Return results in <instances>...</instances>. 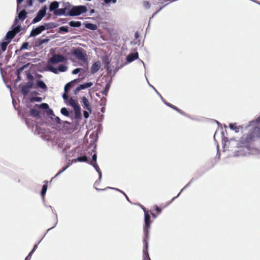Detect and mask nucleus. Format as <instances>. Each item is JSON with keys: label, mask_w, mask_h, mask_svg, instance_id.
<instances>
[{"label": "nucleus", "mask_w": 260, "mask_h": 260, "mask_svg": "<svg viewBox=\"0 0 260 260\" xmlns=\"http://www.w3.org/2000/svg\"><path fill=\"white\" fill-rule=\"evenodd\" d=\"M42 26H43L44 27V30L45 29L53 28L56 27V25L53 23H45L44 25H42Z\"/></svg>", "instance_id": "obj_28"}, {"label": "nucleus", "mask_w": 260, "mask_h": 260, "mask_svg": "<svg viewBox=\"0 0 260 260\" xmlns=\"http://www.w3.org/2000/svg\"><path fill=\"white\" fill-rule=\"evenodd\" d=\"M30 113L31 115L37 117L40 115V111L35 109H31L30 110Z\"/></svg>", "instance_id": "obj_31"}, {"label": "nucleus", "mask_w": 260, "mask_h": 260, "mask_svg": "<svg viewBox=\"0 0 260 260\" xmlns=\"http://www.w3.org/2000/svg\"><path fill=\"white\" fill-rule=\"evenodd\" d=\"M44 30V27L43 26H39L31 30L30 37H35L40 34Z\"/></svg>", "instance_id": "obj_11"}, {"label": "nucleus", "mask_w": 260, "mask_h": 260, "mask_svg": "<svg viewBox=\"0 0 260 260\" xmlns=\"http://www.w3.org/2000/svg\"><path fill=\"white\" fill-rule=\"evenodd\" d=\"M69 25L71 27H78L81 25V23L80 21H72L69 22Z\"/></svg>", "instance_id": "obj_30"}, {"label": "nucleus", "mask_w": 260, "mask_h": 260, "mask_svg": "<svg viewBox=\"0 0 260 260\" xmlns=\"http://www.w3.org/2000/svg\"><path fill=\"white\" fill-rule=\"evenodd\" d=\"M110 84L109 83H107L106 85V86L104 88V89L101 91V93L105 95H107V93L109 91V88H110Z\"/></svg>", "instance_id": "obj_33"}, {"label": "nucleus", "mask_w": 260, "mask_h": 260, "mask_svg": "<svg viewBox=\"0 0 260 260\" xmlns=\"http://www.w3.org/2000/svg\"><path fill=\"white\" fill-rule=\"evenodd\" d=\"M33 0H27L26 4L24 6V7L26 8L32 5Z\"/></svg>", "instance_id": "obj_42"}, {"label": "nucleus", "mask_w": 260, "mask_h": 260, "mask_svg": "<svg viewBox=\"0 0 260 260\" xmlns=\"http://www.w3.org/2000/svg\"><path fill=\"white\" fill-rule=\"evenodd\" d=\"M82 103L83 104V108L84 109H87L90 113L91 112V108L90 104L88 100V99L85 97L83 96L82 98Z\"/></svg>", "instance_id": "obj_12"}, {"label": "nucleus", "mask_w": 260, "mask_h": 260, "mask_svg": "<svg viewBox=\"0 0 260 260\" xmlns=\"http://www.w3.org/2000/svg\"><path fill=\"white\" fill-rule=\"evenodd\" d=\"M260 116L255 120L250 121L245 127L247 131L237 142L238 149L235 152L236 156H245L254 149V144L260 141Z\"/></svg>", "instance_id": "obj_1"}, {"label": "nucleus", "mask_w": 260, "mask_h": 260, "mask_svg": "<svg viewBox=\"0 0 260 260\" xmlns=\"http://www.w3.org/2000/svg\"><path fill=\"white\" fill-rule=\"evenodd\" d=\"M143 210L144 212V220H145V225L144 226V232L145 234L146 237L145 239L148 238V233H149V229L150 227V224L151 223L150 220V215L149 212L146 210L145 208H143Z\"/></svg>", "instance_id": "obj_2"}, {"label": "nucleus", "mask_w": 260, "mask_h": 260, "mask_svg": "<svg viewBox=\"0 0 260 260\" xmlns=\"http://www.w3.org/2000/svg\"><path fill=\"white\" fill-rule=\"evenodd\" d=\"M139 54L137 52L129 54L126 57V61L128 62H132L135 60L138 59Z\"/></svg>", "instance_id": "obj_13"}, {"label": "nucleus", "mask_w": 260, "mask_h": 260, "mask_svg": "<svg viewBox=\"0 0 260 260\" xmlns=\"http://www.w3.org/2000/svg\"><path fill=\"white\" fill-rule=\"evenodd\" d=\"M42 100L41 97H32L30 99L31 102H41Z\"/></svg>", "instance_id": "obj_41"}, {"label": "nucleus", "mask_w": 260, "mask_h": 260, "mask_svg": "<svg viewBox=\"0 0 260 260\" xmlns=\"http://www.w3.org/2000/svg\"><path fill=\"white\" fill-rule=\"evenodd\" d=\"M47 181L46 182V183L43 185L42 191H41V196L43 198V199H44L45 194L46 192L47 189Z\"/></svg>", "instance_id": "obj_26"}, {"label": "nucleus", "mask_w": 260, "mask_h": 260, "mask_svg": "<svg viewBox=\"0 0 260 260\" xmlns=\"http://www.w3.org/2000/svg\"><path fill=\"white\" fill-rule=\"evenodd\" d=\"M83 115H84V116L85 118H88L89 117V113L87 111H84L83 112Z\"/></svg>", "instance_id": "obj_50"}, {"label": "nucleus", "mask_w": 260, "mask_h": 260, "mask_svg": "<svg viewBox=\"0 0 260 260\" xmlns=\"http://www.w3.org/2000/svg\"><path fill=\"white\" fill-rule=\"evenodd\" d=\"M85 27L92 30H94L97 29L96 25L90 23L86 24Z\"/></svg>", "instance_id": "obj_29"}, {"label": "nucleus", "mask_w": 260, "mask_h": 260, "mask_svg": "<svg viewBox=\"0 0 260 260\" xmlns=\"http://www.w3.org/2000/svg\"><path fill=\"white\" fill-rule=\"evenodd\" d=\"M24 69V67H22V68H21L20 69H18L17 70V75H20L21 72H22V71Z\"/></svg>", "instance_id": "obj_53"}, {"label": "nucleus", "mask_w": 260, "mask_h": 260, "mask_svg": "<svg viewBox=\"0 0 260 260\" xmlns=\"http://www.w3.org/2000/svg\"><path fill=\"white\" fill-rule=\"evenodd\" d=\"M21 26L19 24L17 25L16 26L14 27L13 29L12 30L16 35L19 32L21 31Z\"/></svg>", "instance_id": "obj_35"}, {"label": "nucleus", "mask_w": 260, "mask_h": 260, "mask_svg": "<svg viewBox=\"0 0 260 260\" xmlns=\"http://www.w3.org/2000/svg\"><path fill=\"white\" fill-rule=\"evenodd\" d=\"M33 253H31V252H30V253L28 254V255L26 256V257L25 258V259H29L31 258V255H32V254Z\"/></svg>", "instance_id": "obj_57"}, {"label": "nucleus", "mask_w": 260, "mask_h": 260, "mask_svg": "<svg viewBox=\"0 0 260 260\" xmlns=\"http://www.w3.org/2000/svg\"><path fill=\"white\" fill-rule=\"evenodd\" d=\"M116 1L117 0H105L104 2L106 4H108V3H110L111 2H112L113 3H115L116 2Z\"/></svg>", "instance_id": "obj_49"}, {"label": "nucleus", "mask_w": 260, "mask_h": 260, "mask_svg": "<svg viewBox=\"0 0 260 260\" xmlns=\"http://www.w3.org/2000/svg\"><path fill=\"white\" fill-rule=\"evenodd\" d=\"M10 42H3L1 43V49H2V51H5L6 50V48H7V45Z\"/></svg>", "instance_id": "obj_36"}, {"label": "nucleus", "mask_w": 260, "mask_h": 260, "mask_svg": "<svg viewBox=\"0 0 260 260\" xmlns=\"http://www.w3.org/2000/svg\"><path fill=\"white\" fill-rule=\"evenodd\" d=\"M46 13V8L41 9L37 13L36 16L33 19L32 23H36L39 22L45 16Z\"/></svg>", "instance_id": "obj_6"}, {"label": "nucleus", "mask_w": 260, "mask_h": 260, "mask_svg": "<svg viewBox=\"0 0 260 260\" xmlns=\"http://www.w3.org/2000/svg\"><path fill=\"white\" fill-rule=\"evenodd\" d=\"M69 104L74 109L80 106L78 103L72 98L70 99Z\"/></svg>", "instance_id": "obj_25"}, {"label": "nucleus", "mask_w": 260, "mask_h": 260, "mask_svg": "<svg viewBox=\"0 0 260 260\" xmlns=\"http://www.w3.org/2000/svg\"><path fill=\"white\" fill-rule=\"evenodd\" d=\"M81 70V69L80 68L76 69L72 71V74H77L80 72Z\"/></svg>", "instance_id": "obj_45"}, {"label": "nucleus", "mask_w": 260, "mask_h": 260, "mask_svg": "<svg viewBox=\"0 0 260 260\" xmlns=\"http://www.w3.org/2000/svg\"><path fill=\"white\" fill-rule=\"evenodd\" d=\"M60 112H61V113L64 116H69V114H70L69 112L68 111V109L66 108H61Z\"/></svg>", "instance_id": "obj_38"}, {"label": "nucleus", "mask_w": 260, "mask_h": 260, "mask_svg": "<svg viewBox=\"0 0 260 260\" xmlns=\"http://www.w3.org/2000/svg\"><path fill=\"white\" fill-rule=\"evenodd\" d=\"M77 160L78 161H80V162H82V161H83V162H88V158L85 155L78 157L77 158Z\"/></svg>", "instance_id": "obj_34"}, {"label": "nucleus", "mask_w": 260, "mask_h": 260, "mask_svg": "<svg viewBox=\"0 0 260 260\" xmlns=\"http://www.w3.org/2000/svg\"><path fill=\"white\" fill-rule=\"evenodd\" d=\"M33 83L31 82H28L22 87L21 93L24 96L26 95L29 91L30 88H32Z\"/></svg>", "instance_id": "obj_10"}, {"label": "nucleus", "mask_w": 260, "mask_h": 260, "mask_svg": "<svg viewBox=\"0 0 260 260\" xmlns=\"http://www.w3.org/2000/svg\"><path fill=\"white\" fill-rule=\"evenodd\" d=\"M73 54L78 59L85 62L87 60L86 54L84 52L83 49L78 48L75 49L72 51Z\"/></svg>", "instance_id": "obj_4"}, {"label": "nucleus", "mask_w": 260, "mask_h": 260, "mask_svg": "<svg viewBox=\"0 0 260 260\" xmlns=\"http://www.w3.org/2000/svg\"><path fill=\"white\" fill-rule=\"evenodd\" d=\"M28 46V43L27 42H24L22 44L21 49H27Z\"/></svg>", "instance_id": "obj_44"}, {"label": "nucleus", "mask_w": 260, "mask_h": 260, "mask_svg": "<svg viewBox=\"0 0 260 260\" xmlns=\"http://www.w3.org/2000/svg\"><path fill=\"white\" fill-rule=\"evenodd\" d=\"M154 207L157 215L159 214L161 211V209L158 207L157 205L154 206Z\"/></svg>", "instance_id": "obj_43"}, {"label": "nucleus", "mask_w": 260, "mask_h": 260, "mask_svg": "<svg viewBox=\"0 0 260 260\" xmlns=\"http://www.w3.org/2000/svg\"><path fill=\"white\" fill-rule=\"evenodd\" d=\"M92 161H93V162H96V158H97V155H96V153H94V154L92 155Z\"/></svg>", "instance_id": "obj_51"}, {"label": "nucleus", "mask_w": 260, "mask_h": 260, "mask_svg": "<svg viewBox=\"0 0 260 260\" xmlns=\"http://www.w3.org/2000/svg\"><path fill=\"white\" fill-rule=\"evenodd\" d=\"M59 31H63L64 32H68L69 31V29L67 26H61L59 28Z\"/></svg>", "instance_id": "obj_40"}, {"label": "nucleus", "mask_w": 260, "mask_h": 260, "mask_svg": "<svg viewBox=\"0 0 260 260\" xmlns=\"http://www.w3.org/2000/svg\"><path fill=\"white\" fill-rule=\"evenodd\" d=\"M101 64L100 61H98L95 62H94L91 68V74H95L98 71H99V70L101 68Z\"/></svg>", "instance_id": "obj_14"}, {"label": "nucleus", "mask_w": 260, "mask_h": 260, "mask_svg": "<svg viewBox=\"0 0 260 260\" xmlns=\"http://www.w3.org/2000/svg\"><path fill=\"white\" fill-rule=\"evenodd\" d=\"M67 67L65 65H59L58 69L53 67L52 66H48V70L54 74H58L59 72H64L67 70Z\"/></svg>", "instance_id": "obj_7"}, {"label": "nucleus", "mask_w": 260, "mask_h": 260, "mask_svg": "<svg viewBox=\"0 0 260 260\" xmlns=\"http://www.w3.org/2000/svg\"><path fill=\"white\" fill-rule=\"evenodd\" d=\"M62 98L64 100H67L68 98V94H67V92H64L63 95H62Z\"/></svg>", "instance_id": "obj_55"}, {"label": "nucleus", "mask_w": 260, "mask_h": 260, "mask_svg": "<svg viewBox=\"0 0 260 260\" xmlns=\"http://www.w3.org/2000/svg\"><path fill=\"white\" fill-rule=\"evenodd\" d=\"M150 214L152 215V217H153V218H156V216H157V214L156 215V214H155L154 213H153L151 212V211H150Z\"/></svg>", "instance_id": "obj_59"}, {"label": "nucleus", "mask_w": 260, "mask_h": 260, "mask_svg": "<svg viewBox=\"0 0 260 260\" xmlns=\"http://www.w3.org/2000/svg\"><path fill=\"white\" fill-rule=\"evenodd\" d=\"M143 5L145 7L147 8H149L150 7V4L147 1H144L143 3Z\"/></svg>", "instance_id": "obj_46"}, {"label": "nucleus", "mask_w": 260, "mask_h": 260, "mask_svg": "<svg viewBox=\"0 0 260 260\" xmlns=\"http://www.w3.org/2000/svg\"><path fill=\"white\" fill-rule=\"evenodd\" d=\"M139 34L138 32H137V31L135 33V39H138L139 38Z\"/></svg>", "instance_id": "obj_58"}, {"label": "nucleus", "mask_w": 260, "mask_h": 260, "mask_svg": "<svg viewBox=\"0 0 260 260\" xmlns=\"http://www.w3.org/2000/svg\"><path fill=\"white\" fill-rule=\"evenodd\" d=\"M65 12L66 8L58 9L54 11V14L55 15H64Z\"/></svg>", "instance_id": "obj_22"}, {"label": "nucleus", "mask_w": 260, "mask_h": 260, "mask_svg": "<svg viewBox=\"0 0 260 260\" xmlns=\"http://www.w3.org/2000/svg\"><path fill=\"white\" fill-rule=\"evenodd\" d=\"M20 80V75H17V79H16V81H18Z\"/></svg>", "instance_id": "obj_62"}, {"label": "nucleus", "mask_w": 260, "mask_h": 260, "mask_svg": "<svg viewBox=\"0 0 260 260\" xmlns=\"http://www.w3.org/2000/svg\"><path fill=\"white\" fill-rule=\"evenodd\" d=\"M87 10V8L84 6H74L70 10L69 13L66 15L71 16H78L86 13Z\"/></svg>", "instance_id": "obj_3"}, {"label": "nucleus", "mask_w": 260, "mask_h": 260, "mask_svg": "<svg viewBox=\"0 0 260 260\" xmlns=\"http://www.w3.org/2000/svg\"><path fill=\"white\" fill-rule=\"evenodd\" d=\"M75 111V118L77 119H80L81 118V108L79 106L75 109H74Z\"/></svg>", "instance_id": "obj_18"}, {"label": "nucleus", "mask_w": 260, "mask_h": 260, "mask_svg": "<svg viewBox=\"0 0 260 260\" xmlns=\"http://www.w3.org/2000/svg\"><path fill=\"white\" fill-rule=\"evenodd\" d=\"M67 60V58L62 55L54 54L48 60L47 67L51 66L50 64H56L59 62H64Z\"/></svg>", "instance_id": "obj_5"}, {"label": "nucleus", "mask_w": 260, "mask_h": 260, "mask_svg": "<svg viewBox=\"0 0 260 260\" xmlns=\"http://www.w3.org/2000/svg\"><path fill=\"white\" fill-rule=\"evenodd\" d=\"M166 104L169 107H171V108L173 109L175 111H177L178 112L180 113L181 114H183L184 112L178 108L176 106L169 103H166Z\"/></svg>", "instance_id": "obj_24"}, {"label": "nucleus", "mask_w": 260, "mask_h": 260, "mask_svg": "<svg viewBox=\"0 0 260 260\" xmlns=\"http://www.w3.org/2000/svg\"><path fill=\"white\" fill-rule=\"evenodd\" d=\"M24 0H17V11L18 12L21 9V4Z\"/></svg>", "instance_id": "obj_39"}, {"label": "nucleus", "mask_w": 260, "mask_h": 260, "mask_svg": "<svg viewBox=\"0 0 260 260\" xmlns=\"http://www.w3.org/2000/svg\"><path fill=\"white\" fill-rule=\"evenodd\" d=\"M37 86L38 87L42 89L44 91H46L47 89L46 85L42 80H38L37 81Z\"/></svg>", "instance_id": "obj_17"}, {"label": "nucleus", "mask_w": 260, "mask_h": 260, "mask_svg": "<svg viewBox=\"0 0 260 260\" xmlns=\"http://www.w3.org/2000/svg\"><path fill=\"white\" fill-rule=\"evenodd\" d=\"M59 6V4L57 2H53L51 3L50 7H49V10L50 11H55L57 10Z\"/></svg>", "instance_id": "obj_20"}, {"label": "nucleus", "mask_w": 260, "mask_h": 260, "mask_svg": "<svg viewBox=\"0 0 260 260\" xmlns=\"http://www.w3.org/2000/svg\"><path fill=\"white\" fill-rule=\"evenodd\" d=\"M55 121L56 122H57V123H58V124H60L61 123V120H60V119L58 117H56L55 118Z\"/></svg>", "instance_id": "obj_54"}, {"label": "nucleus", "mask_w": 260, "mask_h": 260, "mask_svg": "<svg viewBox=\"0 0 260 260\" xmlns=\"http://www.w3.org/2000/svg\"><path fill=\"white\" fill-rule=\"evenodd\" d=\"M229 127L231 129L234 130L236 133H238L239 132L240 129H241L242 132L243 131V126L242 125L237 126L236 123H230L229 124Z\"/></svg>", "instance_id": "obj_15"}, {"label": "nucleus", "mask_w": 260, "mask_h": 260, "mask_svg": "<svg viewBox=\"0 0 260 260\" xmlns=\"http://www.w3.org/2000/svg\"><path fill=\"white\" fill-rule=\"evenodd\" d=\"M47 181L46 182V183L43 185L42 191H41V196L43 198V199H44L45 194L46 192L47 189Z\"/></svg>", "instance_id": "obj_27"}, {"label": "nucleus", "mask_w": 260, "mask_h": 260, "mask_svg": "<svg viewBox=\"0 0 260 260\" xmlns=\"http://www.w3.org/2000/svg\"><path fill=\"white\" fill-rule=\"evenodd\" d=\"M38 244H35V245H34L33 249H32V250L30 251V252H31V253H34V251L36 250V249H37V247H38Z\"/></svg>", "instance_id": "obj_56"}, {"label": "nucleus", "mask_w": 260, "mask_h": 260, "mask_svg": "<svg viewBox=\"0 0 260 260\" xmlns=\"http://www.w3.org/2000/svg\"><path fill=\"white\" fill-rule=\"evenodd\" d=\"M65 123H67V124H70V122H68V121H65Z\"/></svg>", "instance_id": "obj_64"}, {"label": "nucleus", "mask_w": 260, "mask_h": 260, "mask_svg": "<svg viewBox=\"0 0 260 260\" xmlns=\"http://www.w3.org/2000/svg\"><path fill=\"white\" fill-rule=\"evenodd\" d=\"M143 243L144 245V247L143 250L144 260H151L148 252V243L147 240L146 239H144Z\"/></svg>", "instance_id": "obj_9"}, {"label": "nucleus", "mask_w": 260, "mask_h": 260, "mask_svg": "<svg viewBox=\"0 0 260 260\" xmlns=\"http://www.w3.org/2000/svg\"><path fill=\"white\" fill-rule=\"evenodd\" d=\"M114 189L116 190H117V191H119V192H121L122 194H123L124 195V196L126 197V199L128 201H129L128 197L127 196V195L123 191H122V190H120L119 189H117V188H114Z\"/></svg>", "instance_id": "obj_47"}, {"label": "nucleus", "mask_w": 260, "mask_h": 260, "mask_svg": "<svg viewBox=\"0 0 260 260\" xmlns=\"http://www.w3.org/2000/svg\"><path fill=\"white\" fill-rule=\"evenodd\" d=\"M40 3H44V2H45L46 0H38Z\"/></svg>", "instance_id": "obj_63"}, {"label": "nucleus", "mask_w": 260, "mask_h": 260, "mask_svg": "<svg viewBox=\"0 0 260 260\" xmlns=\"http://www.w3.org/2000/svg\"><path fill=\"white\" fill-rule=\"evenodd\" d=\"M68 168V166H66L64 167L61 171H59L56 175H55V177L59 175L60 174H61L62 172H63L64 171H65L67 168Z\"/></svg>", "instance_id": "obj_48"}, {"label": "nucleus", "mask_w": 260, "mask_h": 260, "mask_svg": "<svg viewBox=\"0 0 260 260\" xmlns=\"http://www.w3.org/2000/svg\"><path fill=\"white\" fill-rule=\"evenodd\" d=\"M105 68L108 71L109 70V62H107L105 66Z\"/></svg>", "instance_id": "obj_61"}, {"label": "nucleus", "mask_w": 260, "mask_h": 260, "mask_svg": "<svg viewBox=\"0 0 260 260\" xmlns=\"http://www.w3.org/2000/svg\"><path fill=\"white\" fill-rule=\"evenodd\" d=\"M36 106H38L40 108L44 109V110H47L49 108V106L46 103H42L40 105H39V106L38 105H36Z\"/></svg>", "instance_id": "obj_37"}, {"label": "nucleus", "mask_w": 260, "mask_h": 260, "mask_svg": "<svg viewBox=\"0 0 260 260\" xmlns=\"http://www.w3.org/2000/svg\"><path fill=\"white\" fill-rule=\"evenodd\" d=\"M107 188H111V187H106V188L105 189H99V188H95V189L97 190H104Z\"/></svg>", "instance_id": "obj_60"}, {"label": "nucleus", "mask_w": 260, "mask_h": 260, "mask_svg": "<svg viewBox=\"0 0 260 260\" xmlns=\"http://www.w3.org/2000/svg\"><path fill=\"white\" fill-rule=\"evenodd\" d=\"M93 85L92 82H87L84 84H81L78 87V90L84 89L85 88L90 87Z\"/></svg>", "instance_id": "obj_19"}, {"label": "nucleus", "mask_w": 260, "mask_h": 260, "mask_svg": "<svg viewBox=\"0 0 260 260\" xmlns=\"http://www.w3.org/2000/svg\"><path fill=\"white\" fill-rule=\"evenodd\" d=\"M49 41V39H48V38L43 39H39L38 40V41L36 42V45L38 46H41L43 44L48 42Z\"/></svg>", "instance_id": "obj_23"}, {"label": "nucleus", "mask_w": 260, "mask_h": 260, "mask_svg": "<svg viewBox=\"0 0 260 260\" xmlns=\"http://www.w3.org/2000/svg\"><path fill=\"white\" fill-rule=\"evenodd\" d=\"M90 164L95 168L96 171L99 173L100 177L99 178L101 179L102 177V173L97 163L96 162H90Z\"/></svg>", "instance_id": "obj_21"}, {"label": "nucleus", "mask_w": 260, "mask_h": 260, "mask_svg": "<svg viewBox=\"0 0 260 260\" xmlns=\"http://www.w3.org/2000/svg\"><path fill=\"white\" fill-rule=\"evenodd\" d=\"M73 82H74V81L70 82L67 83L65 85L64 88V92H68V91L70 89V88L73 86Z\"/></svg>", "instance_id": "obj_32"}, {"label": "nucleus", "mask_w": 260, "mask_h": 260, "mask_svg": "<svg viewBox=\"0 0 260 260\" xmlns=\"http://www.w3.org/2000/svg\"><path fill=\"white\" fill-rule=\"evenodd\" d=\"M24 69V67H22V68H21L20 69H18L17 70V75H20L21 72H22V71Z\"/></svg>", "instance_id": "obj_52"}, {"label": "nucleus", "mask_w": 260, "mask_h": 260, "mask_svg": "<svg viewBox=\"0 0 260 260\" xmlns=\"http://www.w3.org/2000/svg\"><path fill=\"white\" fill-rule=\"evenodd\" d=\"M15 35L16 34L12 30H10L7 33L5 39L8 42H10Z\"/></svg>", "instance_id": "obj_16"}, {"label": "nucleus", "mask_w": 260, "mask_h": 260, "mask_svg": "<svg viewBox=\"0 0 260 260\" xmlns=\"http://www.w3.org/2000/svg\"><path fill=\"white\" fill-rule=\"evenodd\" d=\"M27 13L25 10L21 11L18 15L17 17H16L14 21V25H17L18 23V19L21 21H23L27 17Z\"/></svg>", "instance_id": "obj_8"}]
</instances>
